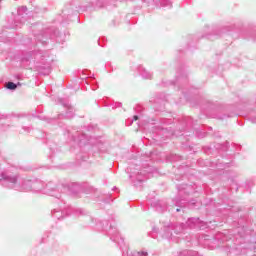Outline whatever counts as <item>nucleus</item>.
I'll return each mask as SVG.
<instances>
[{
    "instance_id": "obj_1",
    "label": "nucleus",
    "mask_w": 256,
    "mask_h": 256,
    "mask_svg": "<svg viewBox=\"0 0 256 256\" xmlns=\"http://www.w3.org/2000/svg\"><path fill=\"white\" fill-rule=\"evenodd\" d=\"M0 183L3 185V187H7L8 189H15V191H34L35 193L43 191V182L39 180H28L24 183V185L31 186H23L21 188V184H19L17 180V175H12L8 172H3L0 174Z\"/></svg>"
},
{
    "instance_id": "obj_2",
    "label": "nucleus",
    "mask_w": 256,
    "mask_h": 256,
    "mask_svg": "<svg viewBox=\"0 0 256 256\" xmlns=\"http://www.w3.org/2000/svg\"><path fill=\"white\" fill-rule=\"evenodd\" d=\"M171 229H174V232L176 233V235H179L180 233H183V231H185V225L180 224L175 227L173 225L164 227V234H163L164 239H173V233H171Z\"/></svg>"
},
{
    "instance_id": "obj_3",
    "label": "nucleus",
    "mask_w": 256,
    "mask_h": 256,
    "mask_svg": "<svg viewBox=\"0 0 256 256\" xmlns=\"http://www.w3.org/2000/svg\"><path fill=\"white\" fill-rule=\"evenodd\" d=\"M108 235H110V239L114 241V243H118V245H123L125 240L121 237V234L117 231V228H110Z\"/></svg>"
},
{
    "instance_id": "obj_4",
    "label": "nucleus",
    "mask_w": 256,
    "mask_h": 256,
    "mask_svg": "<svg viewBox=\"0 0 256 256\" xmlns=\"http://www.w3.org/2000/svg\"><path fill=\"white\" fill-rule=\"evenodd\" d=\"M186 225L190 229H203L205 223L203 221H200L199 218H189L186 222Z\"/></svg>"
},
{
    "instance_id": "obj_5",
    "label": "nucleus",
    "mask_w": 256,
    "mask_h": 256,
    "mask_svg": "<svg viewBox=\"0 0 256 256\" xmlns=\"http://www.w3.org/2000/svg\"><path fill=\"white\" fill-rule=\"evenodd\" d=\"M25 17H27V8L26 6L19 7L17 10L16 21H20V23L25 22Z\"/></svg>"
},
{
    "instance_id": "obj_6",
    "label": "nucleus",
    "mask_w": 256,
    "mask_h": 256,
    "mask_svg": "<svg viewBox=\"0 0 256 256\" xmlns=\"http://www.w3.org/2000/svg\"><path fill=\"white\" fill-rule=\"evenodd\" d=\"M151 205L158 211V213H163V211L167 209V204L161 200L154 201Z\"/></svg>"
},
{
    "instance_id": "obj_7",
    "label": "nucleus",
    "mask_w": 256,
    "mask_h": 256,
    "mask_svg": "<svg viewBox=\"0 0 256 256\" xmlns=\"http://www.w3.org/2000/svg\"><path fill=\"white\" fill-rule=\"evenodd\" d=\"M140 75L143 77V79H151L153 77V74L151 72L145 70L144 68L140 69Z\"/></svg>"
},
{
    "instance_id": "obj_8",
    "label": "nucleus",
    "mask_w": 256,
    "mask_h": 256,
    "mask_svg": "<svg viewBox=\"0 0 256 256\" xmlns=\"http://www.w3.org/2000/svg\"><path fill=\"white\" fill-rule=\"evenodd\" d=\"M17 181H18L21 189H23V187H31V184H25V183H27L28 180H19V178H17Z\"/></svg>"
},
{
    "instance_id": "obj_9",
    "label": "nucleus",
    "mask_w": 256,
    "mask_h": 256,
    "mask_svg": "<svg viewBox=\"0 0 256 256\" xmlns=\"http://www.w3.org/2000/svg\"><path fill=\"white\" fill-rule=\"evenodd\" d=\"M179 256H195V253L191 250H184L179 254Z\"/></svg>"
},
{
    "instance_id": "obj_10",
    "label": "nucleus",
    "mask_w": 256,
    "mask_h": 256,
    "mask_svg": "<svg viewBox=\"0 0 256 256\" xmlns=\"http://www.w3.org/2000/svg\"><path fill=\"white\" fill-rule=\"evenodd\" d=\"M7 89H10V91H15V89H17V84H15L13 82H8Z\"/></svg>"
},
{
    "instance_id": "obj_11",
    "label": "nucleus",
    "mask_w": 256,
    "mask_h": 256,
    "mask_svg": "<svg viewBox=\"0 0 256 256\" xmlns=\"http://www.w3.org/2000/svg\"><path fill=\"white\" fill-rule=\"evenodd\" d=\"M48 195L55 197L56 199H61V194L57 193V191H50L48 192Z\"/></svg>"
},
{
    "instance_id": "obj_12",
    "label": "nucleus",
    "mask_w": 256,
    "mask_h": 256,
    "mask_svg": "<svg viewBox=\"0 0 256 256\" xmlns=\"http://www.w3.org/2000/svg\"><path fill=\"white\" fill-rule=\"evenodd\" d=\"M161 5H162L163 7H172L171 1H168V2L165 4V0H161Z\"/></svg>"
},
{
    "instance_id": "obj_13",
    "label": "nucleus",
    "mask_w": 256,
    "mask_h": 256,
    "mask_svg": "<svg viewBox=\"0 0 256 256\" xmlns=\"http://www.w3.org/2000/svg\"><path fill=\"white\" fill-rule=\"evenodd\" d=\"M149 254L145 251H141V252H136L134 254V256H148Z\"/></svg>"
},
{
    "instance_id": "obj_14",
    "label": "nucleus",
    "mask_w": 256,
    "mask_h": 256,
    "mask_svg": "<svg viewBox=\"0 0 256 256\" xmlns=\"http://www.w3.org/2000/svg\"><path fill=\"white\" fill-rule=\"evenodd\" d=\"M53 217H55L56 219H60L59 215H57L56 212L53 213Z\"/></svg>"
},
{
    "instance_id": "obj_15",
    "label": "nucleus",
    "mask_w": 256,
    "mask_h": 256,
    "mask_svg": "<svg viewBox=\"0 0 256 256\" xmlns=\"http://www.w3.org/2000/svg\"><path fill=\"white\" fill-rule=\"evenodd\" d=\"M15 27H19V24H17V21H15V25L12 26L13 29H15Z\"/></svg>"
},
{
    "instance_id": "obj_16",
    "label": "nucleus",
    "mask_w": 256,
    "mask_h": 256,
    "mask_svg": "<svg viewBox=\"0 0 256 256\" xmlns=\"http://www.w3.org/2000/svg\"><path fill=\"white\" fill-rule=\"evenodd\" d=\"M137 119H139V116L135 115V116L133 117V121H137Z\"/></svg>"
},
{
    "instance_id": "obj_17",
    "label": "nucleus",
    "mask_w": 256,
    "mask_h": 256,
    "mask_svg": "<svg viewBox=\"0 0 256 256\" xmlns=\"http://www.w3.org/2000/svg\"><path fill=\"white\" fill-rule=\"evenodd\" d=\"M137 181L139 182V183H142L143 182V180L141 179V178H137Z\"/></svg>"
},
{
    "instance_id": "obj_18",
    "label": "nucleus",
    "mask_w": 256,
    "mask_h": 256,
    "mask_svg": "<svg viewBox=\"0 0 256 256\" xmlns=\"http://www.w3.org/2000/svg\"><path fill=\"white\" fill-rule=\"evenodd\" d=\"M37 39H38V41H43V40H41V38L39 36L37 37Z\"/></svg>"
},
{
    "instance_id": "obj_19",
    "label": "nucleus",
    "mask_w": 256,
    "mask_h": 256,
    "mask_svg": "<svg viewBox=\"0 0 256 256\" xmlns=\"http://www.w3.org/2000/svg\"><path fill=\"white\" fill-rule=\"evenodd\" d=\"M126 171H127V173H129V171H131V169H130V168H127V170H126Z\"/></svg>"
},
{
    "instance_id": "obj_20",
    "label": "nucleus",
    "mask_w": 256,
    "mask_h": 256,
    "mask_svg": "<svg viewBox=\"0 0 256 256\" xmlns=\"http://www.w3.org/2000/svg\"><path fill=\"white\" fill-rule=\"evenodd\" d=\"M176 211L179 212V211H181V209L178 208V209H176Z\"/></svg>"
},
{
    "instance_id": "obj_21",
    "label": "nucleus",
    "mask_w": 256,
    "mask_h": 256,
    "mask_svg": "<svg viewBox=\"0 0 256 256\" xmlns=\"http://www.w3.org/2000/svg\"><path fill=\"white\" fill-rule=\"evenodd\" d=\"M133 178V175H130V179Z\"/></svg>"
}]
</instances>
